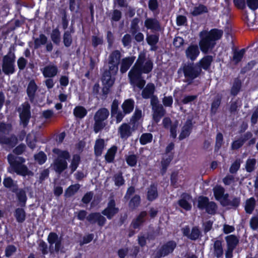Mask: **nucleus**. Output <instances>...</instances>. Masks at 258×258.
<instances>
[{
	"instance_id": "4",
	"label": "nucleus",
	"mask_w": 258,
	"mask_h": 258,
	"mask_svg": "<svg viewBox=\"0 0 258 258\" xmlns=\"http://www.w3.org/2000/svg\"><path fill=\"white\" fill-rule=\"evenodd\" d=\"M52 151L56 156L53 162L54 169L56 172L60 173L68 167L66 160L70 158V154L67 151L61 150L57 148H54Z\"/></svg>"
},
{
	"instance_id": "31",
	"label": "nucleus",
	"mask_w": 258,
	"mask_h": 258,
	"mask_svg": "<svg viewBox=\"0 0 258 258\" xmlns=\"http://www.w3.org/2000/svg\"><path fill=\"white\" fill-rule=\"evenodd\" d=\"M47 41V37L44 34H40L38 37L35 38L34 41V48L38 49L42 45L45 44Z\"/></svg>"
},
{
	"instance_id": "30",
	"label": "nucleus",
	"mask_w": 258,
	"mask_h": 258,
	"mask_svg": "<svg viewBox=\"0 0 258 258\" xmlns=\"http://www.w3.org/2000/svg\"><path fill=\"white\" fill-rule=\"evenodd\" d=\"M214 254L217 257H220L223 255V250L222 242L220 240H216L214 242Z\"/></svg>"
},
{
	"instance_id": "13",
	"label": "nucleus",
	"mask_w": 258,
	"mask_h": 258,
	"mask_svg": "<svg viewBox=\"0 0 258 258\" xmlns=\"http://www.w3.org/2000/svg\"><path fill=\"white\" fill-rule=\"evenodd\" d=\"M201 72V69H196L191 64L186 65L183 67L184 76L189 81H191L197 78Z\"/></svg>"
},
{
	"instance_id": "53",
	"label": "nucleus",
	"mask_w": 258,
	"mask_h": 258,
	"mask_svg": "<svg viewBox=\"0 0 258 258\" xmlns=\"http://www.w3.org/2000/svg\"><path fill=\"white\" fill-rule=\"evenodd\" d=\"M241 87V83L239 80H236L234 82L232 87L231 88V93L234 95H236L237 94L238 92L240 90Z\"/></svg>"
},
{
	"instance_id": "14",
	"label": "nucleus",
	"mask_w": 258,
	"mask_h": 258,
	"mask_svg": "<svg viewBox=\"0 0 258 258\" xmlns=\"http://www.w3.org/2000/svg\"><path fill=\"white\" fill-rule=\"evenodd\" d=\"M20 117L24 126H26L29 122L30 117V106L27 103H25L19 109Z\"/></svg>"
},
{
	"instance_id": "62",
	"label": "nucleus",
	"mask_w": 258,
	"mask_h": 258,
	"mask_svg": "<svg viewBox=\"0 0 258 258\" xmlns=\"http://www.w3.org/2000/svg\"><path fill=\"white\" fill-rule=\"evenodd\" d=\"M115 184L117 186H120L124 183V179L121 174H118L114 176Z\"/></svg>"
},
{
	"instance_id": "10",
	"label": "nucleus",
	"mask_w": 258,
	"mask_h": 258,
	"mask_svg": "<svg viewBox=\"0 0 258 258\" xmlns=\"http://www.w3.org/2000/svg\"><path fill=\"white\" fill-rule=\"evenodd\" d=\"M227 243V249L225 252L226 258H231L233 256V251L238 243V239L234 235H230L225 237Z\"/></svg>"
},
{
	"instance_id": "42",
	"label": "nucleus",
	"mask_w": 258,
	"mask_h": 258,
	"mask_svg": "<svg viewBox=\"0 0 258 258\" xmlns=\"http://www.w3.org/2000/svg\"><path fill=\"white\" fill-rule=\"evenodd\" d=\"M36 143V136L34 133L29 134L27 137L28 146L32 149L35 147Z\"/></svg>"
},
{
	"instance_id": "17",
	"label": "nucleus",
	"mask_w": 258,
	"mask_h": 258,
	"mask_svg": "<svg viewBox=\"0 0 258 258\" xmlns=\"http://www.w3.org/2000/svg\"><path fill=\"white\" fill-rule=\"evenodd\" d=\"M200 54V50L197 45H190L185 50V55L187 58L195 60Z\"/></svg>"
},
{
	"instance_id": "41",
	"label": "nucleus",
	"mask_w": 258,
	"mask_h": 258,
	"mask_svg": "<svg viewBox=\"0 0 258 258\" xmlns=\"http://www.w3.org/2000/svg\"><path fill=\"white\" fill-rule=\"evenodd\" d=\"M50 37L52 41L55 44H58L60 42V34L59 30L57 28L52 30Z\"/></svg>"
},
{
	"instance_id": "56",
	"label": "nucleus",
	"mask_w": 258,
	"mask_h": 258,
	"mask_svg": "<svg viewBox=\"0 0 258 258\" xmlns=\"http://www.w3.org/2000/svg\"><path fill=\"white\" fill-rule=\"evenodd\" d=\"M208 202V199L207 198L203 197H199L198 199V207L201 209H205L207 206Z\"/></svg>"
},
{
	"instance_id": "48",
	"label": "nucleus",
	"mask_w": 258,
	"mask_h": 258,
	"mask_svg": "<svg viewBox=\"0 0 258 258\" xmlns=\"http://www.w3.org/2000/svg\"><path fill=\"white\" fill-rule=\"evenodd\" d=\"M80 160V158L79 156H78L77 155H75L73 156V157L71 163V165L70 166V168L71 169L72 172H73L74 171H75L76 170V169L79 165Z\"/></svg>"
},
{
	"instance_id": "63",
	"label": "nucleus",
	"mask_w": 258,
	"mask_h": 258,
	"mask_svg": "<svg viewBox=\"0 0 258 258\" xmlns=\"http://www.w3.org/2000/svg\"><path fill=\"white\" fill-rule=\"evenodd\" d=\"M142 111L139 109H136V110L134 113V115L132 117V120L133 122H135V121L139 120L142 117Z\"/></svg>"
},
{
	"instance_id": "43",
	"label": "nucleus",
	"mask_w": 258,
	"mask_h": 258,
	"mask_svg": "<svg viewBox=\"0 0 258 258\" xmlns=\"http://www.w3.org/2000/svg\"><path fill=\"white\" fill-rule=\"evenodd\" d=\"M157 196L156 187L154 185H151L148 191V199L150 201H153L157 197Z\"/></svg>"
},
{
	"instance_id": "54",
	"label": "nucleus",
	"mask_w": 258,
	"mask_h": 258,
	"mask_svg": "<svg viewBox=\"0 0 258 258\" xmlns=\"http://www.w3.org/2000/svg\"><path fill=\"white\" fill-rule=\"evenodd\" d=\"M17 197L19 202L22 203V205H24L27 200L25 191L22 189L19 190L17 192Z\"/></svg>"
},
{
	"instance_id": "29",
	"label": "nucleus",
	"mask_w": 258,
	"mask_h": 258,
	"mask_svg": "<svg viewBox=\"0 0 258 258\" xmlns=\"http://www.w3.org/2000/svg\"><path fill=\"white\" fill-rule=\"evenodd\" d=\"M212 61V57L207 55L201 59L198 64L204 70H207L210 67Z\"/></svg>"
},
{
	"instance_id": "47",
	"label": "nucleus",
	"mask_w": 258,
	"mask_h": 258,
	"mask_svg": "<svg viewBox=\"0 0 258 258\" xmlns=\"http://www.w3.org/2000/svg\"><path fill=\"white\" fill-rule=\"evenodd\" d=\"M153 138L152 135L150 133H146L143 134L140 139L141 144L145 145L151 142Z\"/></svg>"
},
{
	"instance_id": "9",
	"label": "nucleus",
	"mask_w": 258,
	"mask_h": 258,
	"mask_svg": "<svg viewBox=\"0 0 258 258\" xmlns=\"http://www.w3.org/2000/svg\"><path fill=\"white\" fill-rule=\"evenodd\" d=\"M112 72L109 70L105 72L102 78V82L103 85L102 92L104 95H107L109 91L110 88L113 85L115 79Z\"/></svg>"
},
{
	"instance_id": "55",
	"label": "nucleus",
	"mask_w": 258,
	"mask_h": 258,
	"mask_svg": "<svg viewBox=\"0 0 258 258\" xmlns=\"http://www.w3.org/2000/svg\"><path fill=\"white\" fill-rule=\"evenodd\" d=\"M159 38L157 35H150L147 36V41L150 45H155L158 41Z\"/></svg>"
},
{
	"instance_id": "49",
	"label": "nucleus",
	"mask_w": 258,
	"mask_h": 258,
	"mask_svg": "<svg viewBox=\"0 0 258 258\" xmlns=\"http://www.w3.org/2000/svg\"><path fill=\"white\" fill-rule=\"evenodd\" d=\"M206 12H207V8L203 5H199L198 7L194 8L192 12V14L197 16Z\"/></svg>"
},
{
	"instance_id": "40",
	"label": "nucleus",
	"mask_w": 258,
	"mask_h": 258,
	"mask_svg": "<svg viewBox=\"0 0 258 258\" xmlns=\"http://www.w3.org/2000/svg\"><path fill=\"white\" fill-rule=\"evenodd\" d=\"M17 143V140L14 136H12L10 139L2 138L0 139V144H7L11 147H13Z\"/></svg>"
},
{
	"instance_id": "59",
	"label": "nucleus",
	"mask_w": 258,
	"mask_h": 258,
	"mask_svg": "<svg viewBox=\"0 0 258 258\" xmlns=\"http://www.w3.org/2000/svg\"><path fill=\"white\" fill-rule=\"evenodd\" d=\"M248 7L252 10L258 8V0H246Z\"/></svg>"
},
{
	"instance_id": "11",
	"label": "nucleus",
	"mask_w": 258,
	"mask_h": 258,
	"mask_svg": "<svg viewBox=\"0 0 258 258\" xmlns=\"http://www.w3.org/2000/svg\"><path fill=\"white\" fill-rule=\"evenodd\" d=\"M120 58L118 51H113L109 56V70L113 75H115L118 71V64Z\"/></svg>"
},
{
	"instance_id": "23",
	"label": "nucleus",
	"mask_w": 258,
	"mask_h": 258,
	"mask_svg": "<svg viewBox=\"0 0 258 258\" xmlns=\"http://www.w3.org/2000/svg\"><path fill=\"white\" fill-rule=\"evenodd\" d=\"M57 68L55 66L49 65L45 67L42 70V73L45 77L51 78L55 76L57 73Z\"/></svg>"
},
{
	"instance_id": "61",
	"label": "nucleus",
	"mask_w": 258,
	"mask_h": 258,
	"mask_svg": "<svg viewBox=\"0 0 258 258\" xmlns=\"http://www.w3.org/2000/svg\"><path fill=\"white\" fill-rule=\"evenodd\" d=\"M27 63V60L23 57H20L17 61L18 68L20 70H23Z\"/></svg>"
},
{
	"instance_id": "52",
	"label": "nucleus",
	"mask_w": 258,
	"mask_h": 258,
	"mask_svg": "<svg viewBox=\"0 0 258 258\" xmlns=\"http://www.w3.org/2000/svg\"><path fill=\"white\" fill-rule=\"evenodd\" d=\"M205 209L208 213L214 214L216 210V205L215 203L208 201Z\"/></svg>"
},
{
	"instance_id": "26",
	"label": "nucleus",
	"mask_w": 258,
	"mask_h": 258,
	"mask_svg": "<svg viewBox=\"0 0 258 258\" xmlns=\"http://www.w3.org/2000/svg\"><path fill=\"white\" fill-rule=\"evenodd\" d=\"M176 247V243L174 241H169L164 244L161 249V254L162 256H165L172 252L175 247Z\"/></svg>"
},
{
	"instance_id": "25",
	"label": "nucleus",
	"mask_w": 258,
	"mask_h": 258,
	"mask_svg": "<svg viewBox=\"0 0 258 258\" xmlns=\"http://www.w3.org/2000/svg\"><path fill=\"white\" fill-rule=\"evenodd\" d=\"M155 91V86L153 84H148L143 90L142 95L145 99H148L153 96Z\"/></svg>"
},
{
	"instance_id": "8",
	"label": "nucleus",
	"mask_w": 258,
	"mask_h": 258,
	"mask_svg": "<svg viewBox=\"0 0 258 258\" xmlns=\"http://www.w3.org/2000/svg\"><path fill=\"white\" fill-rule=\"evenodd\" d=\"M47 241L49 244V250L51 253L58 252L62 248L61 239L54 232L49 233Z\"/></svg>"
},
{
	"instance_id": "36",
	"label": "nucleus",
	"mask_w": 258,
	"mask_h": 258,
	"mask_svg": "<svg viewBox=\"0 0 258 258\" xmlns=\"http://www.w3.org/2000/svg\"><path fill=\"white\" fill-rule=\"evenodd\" d=\"M147 215L146 212H142L140 213L137 219L132 223L133 226L134 228H138L144 221V218Z\"/></svg>"
},
{
	"instance_id": "33",
	"label": "nucleus",
	"mask_w": 258,
	"mask_h": 258,
	"mask_svg": "<svg viewBox=\"0 0 258 258\" xmlns=\"http://www.w3.org/2000/svg\"><path fill=\"white\" fill-rule=\"evenodd\" d=\"M104 147V141L102 139H98L96 141L94 147L95 153L96 155L100 156Z\"/></svg>"
},
{
	"instance_id": "18",
	"label": "nucleus",
	"mask_w": 258,
	"mask_h": 258,
	"mask_svg": "<svg viewBox=\"0 0 258 258\" xmlns=\"http://www.w3.org/2000/svg\"><path fill=\"white\" fill-rule=\"evenodd\" d=\"M192 202L191 197L188 194H184L181 196V199L178 201V204L182 208L187 211L191 208Z\"/></svg>"
},
{
	"instance_id": "21",
	"label": "nucleus",
	"mask_w": 258,
	"mask_h": 258,
	"mask_svg": "<svg viewBox=\"0 0 258 258\" xmlns=\"http://www.w3.org/2000/svg\"><path fill=\"white\" fill-rule=\"evenodd\" d=\"M145 26L152 31H158L160 27L159 22L155 19L148 18L145 21Z\"/></svg>"
},
{
	"instance_id": "3",
	"label": "nucleus",
	"mask_w": 258,
	"mask_h": 258,
	"mask_svg": "<svg viewBox=\"0 0 258 258\" xmlns=\"http://www.w3.org/2000/svg\"><path fill=\"white\" fill-rule=\"evenodd\" d=\"M8 160L11 166L9 169L10 172L14 171L24 176L33 175V172L29 170L27 167L23 164L25 162L24 158L10 154L8 156Z\"/></svg>"
},
{
	"instance_id": "34",
	"label": "nucleus",
	"mask_w": 258,
	"mask_h": 258,
	"mask_svg": "<svg viewBox=\"0 0 258 258\" xmlns=\"http://www.w3.org/2000/svg\"><path fill=\"white\" fill-rule=\"evenodd\" d=\"M80 187L79 184H75L70 186L66 190L64 196L66 197H70L77 192Z\"/></svg>"
},
{
	"instance_id": "15",
	"label": "nucleus",
	"mask_w": 258,
	"mask_h": 258,
	"mask_svg": "<svg viewBox=\"0 0 258 258\" xmlns=\"http://www.w3.org/2000/svg\"><path fill=\"white\" fill-rule=\"evenodd\" d=\"M214 193L216 199L219 201L222 205H226L227 204L228 195L224 194V189L222 187L217 186L214 187Z\"/></svg>"
},
{
	"instance_id": "60",
	"label": "nucleus",
	"mask_w": 258,
	"mask_h": 258,
	"mask_svg": "<svg viewBox=\"0 0 258 258\" xmlns=\"http://www.w3.org/2000/svg\"><path fill=\"white\" fill-rule=\"evenodd\" d=\"M240 166V160H236L230 168V172L232 173L236 172L239 168Z\"/></svg>"
},
{
	"instance_id": "19",
	"label": "nucleus",
	"mask_w": 258,
	"mask_h": 258,
	"mask_svg": "<svg viewBox=\"0 0 258 258\" xmlns=\"http://www.w3.org/2000/svg\"><path fill=\"white\" fill-rule=\"evenodd\" d=\"M87 220L91 222H97L99 225L102 226L106 222V219L99 213H95L90 214L87 217Z\"/></svg>"
},
{
	"instance_id": "37",
	"label": "nucleus",
	"mask_w": 258,
	"mask_h": 258,
	"mask_svg": "<svg viewBox=\"0 0 258 258\" xmlns=\"http://www.w3.org/2000/svg\"><path fill=\"white\" fill-rule=\"evenodd\" d=\"M147 215L146 212H142L140 213L137 219L132 223L133 226L134 228H138L144 221V218Z\"/></svg>"
},
{
	"instance_id": "58",
	"label": "nucleus",
	"mask_w": 258,
	"mask_h": 258,
	"mask_svg": "<svg viewBox=\"0 0 258 258\" xmlns=\"http://www.w3.org/2000/svg\"><path fill=\"white\" fill-rule=\"evenodd\" d=\"M200 233L199 230L197 228L195 227L192 228L190 235L188 236V238L192 240L197 239L199 238Z\"/></svg>"
},
{
	"instance_id": "27",
	"label": "nucleus",
	"mask_w": 258,
	"mask_h": 258,
	"mask_svg": "<svg viewBox=\"0 0 258 258\" xmlns=\"http://www.w3.org/2000/svg\"><path fill=\"white\" fill-rule=\"evenodd\" d=\"M124 114L131 113L134 108V101L131 99L125 100L121 105Z\"/></svg>"
},
{
	"instance_id": "22",
	"label": "nucleus",
	"mask_w": 258,
	"mask_h": 258,
	"mask_svg": "<svg viewBox=\"0 0 258 258\" xmlns=\"http://www.w3.org/2000/svg\"><path fill=\"white\" fill-rule=\"evenodd\" d=\"M136 59L134 56L125 57L121 60L120 72L122 73L126 72Z\"/></svg>"
},
{
	"instance_id": "64",
	"label": "nucleus",
	"mask_w": 258,
	"mask_h": 258,
	"mask_svg": "<svg viewBox=\"0 0 258 258\" xmlns=\"http://www.w3.org/2000/svg\"><path fill=\"white\" fill-rule=\"evenodd\" d=\"M162 102L165 106H171L173 103V99L171 96H165L163 98Z\"/></svg>"
},
{
	"instance_id": "32",
	"label": "nucleus",
	"mask_w": 258,
	"mask_h": 258,
	"mask_svg": "<svg viewBox=\"0 0 258 258\" xmlns=\"http://www.w3.org/2000/svg\"><path fill=\"white\" fill-rule=\"evenodd\" d=\"M255 205V200L253 198L247 199L245 202V210L246 213L250 214L252 213Z\"/></svg>"
},
{
	"instance_id": "51",
	"label": "nucleus",
	"mask_w": 258,
	"mask_h": 258,
	"mask_svg": "<svg viewBox=\"0 0 258 258\" xmlns=\"http://www.w3.org/2000/svg\"><path fill=\"white\" fill-rule=\"evenodd\" d=\"M126 161L129 166H135L137 162V157L135 155H130L126 157Z\"/></svg>"
},
{
	"instance_id": "57",
	"label": "nucleus",
	"mask_w": 258,
	"mask_h": 258,
	"mask_svg": "<svg viewBox=\"0 0 258 258\" xmlns=\"http://www.w3.org/2000/svg\"><path fill=\"white\" fill-rule=\"evenodd\" d=\"M140 202V198L138 196H135L130 202V207L132 209H134L137 207Z\"/></svg>"
},
{
	"instance_id": "7",
	"label": "nucleus",
	"mask_w": 258,
	"mask_h": 258,
	"mask_svg": "<svg viewBox=\"0 0 258 258\" xmlns=\"http://www.w3.org/2000/svg\"><path fill=\"white\" fill-rule=\"evenodd\" d=\"M151 98V104L154 111L153 117L156 122H158L161 118L164 115L165 111L161 105L158 104V98L155 96H152Z\"/></svg>"
},
{
	"instance_id": "5",
	"label": "nucleus",
	"mask_w": 258,
	"mask_h": 258,
	"mask_svg": "<svg viewBox=\"0 0 258 258\" xmlns=\"http://www.w3.org/2000/svg\"><path fill=\"white\" fill-rule=\"evenodd\" d=\"M109 114V111L105 108L99 109L95 113L94 116L95 121L94 130L96 133H97L105 126L106 123L104 121L107 118Z\"/></svg>"
},
{
	"instance_id": "39",
	"label": "nucleus",
	"mask_w": 258,
	"mask_h": 258,
	"mask_svg": "<svg viewBox=\"0 0 258 258\" xmlns=\"http://www.w3.org/2000/svg\"><path fill=\"white\" fill-rule=\"evenodd\" d=\"M244 53L245 50L244 49L239 51H235L233 53L232 61L235 64L238 63L242 58Z\"/></svg>"
},
{
	"instance_id": "45",
	"label": "nucleus",
	"mask_w": 258,
	"mask_h": 258,
	"mask_svg": "<svg viewBox=\"0 0 258 258\" xmlns=\"http://www.w3.org/2000/svg\"><path fill=\"white\" fill-rule=\"evenodd\" d=\"M256 160L253 158L248 159L245 164V169L247 172L252 171L255 168Z\"/></svg>"
},
{
	"instance_id": "35",
	"label": "nucleus",
	"mask_w": 258,
	"mask_h": 258,
	"mask_svg": "<svg viewBox=\"0 0 258 258\" xmlns=\"http://www.w3.org/2000/svg\"><path fill=\"white\" fill-rule=\"evenodd\" d=\"M117 150L116 146H113L107 151L105 155V159L108 162H111L113 160Z\"/></svg>"
},
{
	"instance_id": "16",
	"label": "nucleus",
	"mask_w": 258,
	"mask_h": 258,
	"mask_svg": "<svg viewBox=\"0 0 258 258\" xmlns=\"http://www.w3.org/2000/svg\"><path fill=\"white\" fill-rule=\"evenodd\" d=\"M134 131L130 124L127 123L122 124L118 128V132L122 139H127L130 137Z\"/></svg>"
},
{
	"instance_id": "46",
	"label": "nucleus",
	"mask_w": 258,
	"mask_h": 258,
	"mask_svg": "<svg viewBox=\"0 0 258 258\" xmlns=\"http://www.w3.org/2000/svg\"><path fill=\"white\" fill-rule=\"evenodd\" d=\"M73 33L72 31H67L64 32L63 35V43L66 46H69L71 45L72 39L71 34Z\"/></svg>"
},
{
	"instance_id": "50",
	"label": "nucleus",
	"mask_w": 258,
	"mask_h": 258,
	"mask_svg": "<svg viewBox=\"0 0 258 258\" xmlns=\"http://www.w3.org/2000/svg\"><path fill=\"white\" fill-rule=\"evenodd\" d=\"M47 159L46 155L43 152H40L35 155V160L40 164L44 163Z\"/></svg>"
},
{
	"instance_id": "12",
	"label": "nucleus",
	"mask_w": 258,
	"mask_h": 258,
	"mask_svg": "<svg viewBox=\"0 0 258 258\" xmlns=\"http://www.w3.org/2000/svg\"><path fill=\"white\" fill-rule=\"evenodd\" d=\"M119 211V209L116 206L114 200L110 199L107 207L102 211V213L108 219H111Z\"/></svg>"
},
{
	"instance_id": "24",
	"label": "nucleus",
	"mask_w": 258,
	"mask_h": 258,
	"mask_svg": "<svg viewBox=\"0 0 258 258\" xmlns=\"http://www.w3.org/2000/svg\"><path fill=\"white\" fill-rule=\"evenodd\" d=\"M171 120L168 117H165L163 120V124L165 127L167 128L170 126V133L171 136L175 138L176 137V128L177 127L178 123L175 122L173 125H171Z\"/></svg>"
},
{
	"instance_id": "1",
	"label": "nucleus",
	"mask_w": 258,
	"mask_h": 258,
	"mask_svg": "<svg viewBox=\"0 0 258 258\" xmlns=\"http://www.w3.org/2000/svg\"><path fill=\"white\" fill-rule=\"evenodd\" d=\"M153 68L152 61L146 58V54L141 52L138 58L132 69L128 72V76L131 84L135 87L137 86L142 89L146 84V81L141 78L142 73L148 74Z\"/></svg>"
},
{
	"instance_id": "20",
	"label": "nucleus",
	"mask_w": 258,
	"mask_h": 258,
	"mask_svg": "<svg viewBox=\"0 0 258 258\" xmlns=\"http://www.w3.org/2000/svg\"><path fill=\"white\" fill-rule=\"evenodd\" d=\"M192 129V122L191 120H187L182 128L181 133L179 136L180 140H182L188 137Z\"/></svg>"
},
{
	"instance_id": "44",
	"label": "nucleus",
	"mask_w": 258,
	"mask_h": 258,
	"mask_svg": "<svg viewBox=\"0 0 258 258\" xmlns=\"http://www.w3.org/2000/svg\"><path fill=\"white\" fill-rule=\"evenodd\" d=\"M15 217L18 222H23L25 219V212L22 209L18 208L16 210Z\"/></svg>"
},
{
	"instance_id": "2",
	"label": "nucleus",
	"mask_w": 258,
	"mask_h": 258,
	"mask_svg": "<svg viewBox=\"0 0 258 258\" xmlns=\"http://www.w3.org/2000/svg\"><path fill=\"white\" fill-rule=\"evenodd\" d=\"M222 35L223 31L217 29H212L210 31H201L199 34V45L201 51L207 53L212 50L216 44L215 41L220 39Z\"/></svg>"
},
{
	"instance_id": "28",
	"label": "nucleus",
	"mask_w": 258,
	"mask_h": 258,
	"mask_svg": "<svg viewBox=\"0 0 258 258\" xmlns=\"http://www.w3.org/2000/svg\"><path fill=\"white\" fill-rule=\"evenodd\" d=\"M73 114L76 118L82 119L87 114L86 109L82 106H77L73 110Z\"/></svg>"
},
{
	"instance_id": "6",
	"label": "nucleus",
	"mask_w": 258,
	"mask_h": 258,
	"mask_svg": "<svg viewBox=\"0 0 258 258\" xmlns=\"http://www.w3.org/2000/svg\"><path fill=\"white\" fill-rule=\"evenodd\" d=\"M15 54L14 52L9 50L8 53L5 55L3 59L2 70L7 75L13 74L15 72Z\"/></svg>"
},
{
	"instance_id": "38",
	"label": "nucleus",
	"mask_w": 258,
	"mask_h": 258,
	"mask_svg": "<svg viewBox=\"0 0 258 258\" xmlns=\"http://www.w3.org/2000/svg\"><path fill=\"white\" fill-rule=\"evenodd\" d=\"M37 87L34 81H31L27 88V94L29 97L32 98L37 90Z\"/></svg>"
}]
</instances>
